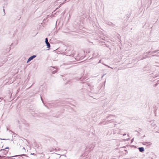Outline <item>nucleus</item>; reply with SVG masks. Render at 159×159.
<instances>
[{"label": "nucleus", "instance_id": "obj_1", "mask_svg": "<svg viewBox=\"0 0 159 159\" xmlns=\"http://www.w3.org/2000/svg\"><path fill=\"white\" fill-rule=\"evenodd\" d=\"M75 51H71L70 50H66L65 52V54L67 56H72L74 57L75 55Z\"/></svg>", "mask_w": 159, "mask_h": 159}, {"label": "nucleus", "instance_id": "obj_2", "mask_svg": "<svg viewBox=\"0 0 159 159\" xmlns=\"http://www.w3.org/2000/svg\"><path fill=\"white\" fill-rule=\"evenodd\" d=\"M45 42L46 44V45L47 46V48H50V44L48 42V39L47 38H45Z\"/></svg>", "mask_w": 159, "mask_h": 159}, {"label": "nucleus", "instance_id": "obj_3", "mask_svg": "<svg viewBox=\"0 0 159 159\" xmlns=\"http://www.w3.org/2000/svg\"><path fill=\"white\" fill-rule=\"evenodd\" d=\"M36 57V56L35 55H33L31 56H30V57H29L28 58L27 61V63H28L29 62L32 60L33 59L35 58Z\"/></svg>", "mask_w": 159, "mask_h": 159}, {"label": "nucleus", "instance_id": "obj_4", "mask_svg": "<svg viewBox=\"0 0 159 159\" xmlns=\"http://www.w3.org/2000/svg\"><path fill=\"white\" fill-rule=\"evenodd\" d=\"M18 156H20V157H22V156H25L26 157H28V156L27 155L25 154H20V155H16V156H13L12 157H17Z\"/></svg>", "mask_w": 159, "mask_h": 159}, {"label": "nucleus", "instance_id": "obj_5", "mask_svg": "<svg viewBox=\"0 0 159 159\" xmlns=\"http://www.w3.org/2000/svg\"><path fill=\"white\" fill-rule=\"evenodd\" d=\"M140 152H143L144 151V148L143 147H139L138 148Z\"/></svg>", "mask_w": 159, "mask_h": 159}, {"label": "nucleus", "instance_id": "obj_6", "mask_svg": "<svg viewBox=\"0 0 159 159\" xmlns=\"http://www.w3.org/2000/svg\"><path fill=\"white\" fill-rule=\"evenodd\" d=\"M113 115H110L109 116H107L106 117L107 119L108 118H110V120H107V121H108V122H110L111 121V120H112V117H113Z\"/></svg>", "mask_w": 159, "mask_h": 159}, {"label": "nucleus", "instance_id": "obj_7", "mask_svg": "<svg viewBox=\"0 0 159 159\" xmlns=\"http://www.w3.org/2000/svg\"><path fill=\"white\" fill-rule=\"evenodd\" d=\"M157 51H158V50H155L154 51H153L151 52V54L152 55V56H153V57L156 56V55H153V54L154 53H156V52H157Z\"/></svg>", "mask_w": 159, "mask_h": 159}, {"label": "nucleus", "instance_id": "obj_8", "mask_svg": "<svg viewBox=\"0 0 159 159\" xmlns=\"http://www.w3.org/2000/svg\"><path fill=\"white\" fill-rule=\"evenodd\" d=\"M159 80H157V83H156L154 85V87H156L157 86L158 84V82H159Z\"/></svg>", "mask_w": 159, "mask_h": 159}, {"label": "nucleus", "instance_id": "obj_9", "mask_svg": "<svg viewBox=\"0 0 159 159\" xmlns=\"http://www.w3.org/2000/svg\"><path fill=\"white\" fill-rule=\"evenodd\" d=\"M3 151V152H7V153L8 152V151H7V150H6L5 149V148L4 149H1L0 151V152L1 151Z\"/></svg>", "mask_w": 159, "mask_h": 159}, {"label": "nucleus", "instance_id": "obj_10", "mask_svg": "<svg viewBox=\"0 0 159 159\" xmlns=\"http://www.w3.org/2000/svg\"><path fill=\"white\" fill-rule=\"evenodd\" d=\"M84 78H83V77H80L79 79V80L80 81H82L84 79Z\"/></svg>", "mask_w": 159, "mask_h": 159}, {"label": "nucleus", "instance_id": "obj_11", "mask_svg": "<svg viewBox=\"0 0 159 159\" xmlns=\"http://www.w3.org/2000/svg\"><path fill=\"white\" fill-rule=\"evenodd\" d=\"M57 72V70H54V71H53L52 72V74H55V73H56Z\"/></svg>", "mask_w": 159, "mask_h": 159}, {"label": "nucleus", "instance_id": "obj_12", "mask_svg": "<svg viewBox=\"0 0 159 159\" xmlns=\"http://www.w3.org/2000/svg\"><path fill=\"white\" fill-rule=\"evenodd\" d=\"M0 139L2 140H10V139H2L1 138H0Z\"/></svg>", "mask_w": 159, "mask_h": 159}, {"label": "nucleus", "instance_id": "obj_13", "mask_svg": "<svg viewBox=\"0 0 159 159\" xmlns=\"http://www.w3.org/2000/svg\"><path fill=\"white\" fill-rule=\"evenodd\" d=\"M75 59H76V60H79L80 59V58H79L78 57H75Z\"/></svg>", "mask_w": 159, "mask_h": 159}, {"label": "nucleus", "instance_id": "obj_14", "mask_svg": "<svg viewBox=\"0 0 159 159\" xmlns=\"http://www.w3.org/2000/svg\"><path fill=\"white\" fill-rule=\"evenodd\" d=\"M124 151L125 152H126L125 153V154H127V153H128V151H127V150H124Z\"/></svg>", "mask_w": 159, "mask_h": 159}, {"label": "nucleus", "instance_id": "obj_15", "mask_svg": "<svg viewBox=\"0 0 159 159\" xmlns=\"http://www.w3.org/2000/svg\"><path fill=\"white\" fill-rule=\"evenodd\" d=\"M4 6H3V12H4V15H5V9H4Z\"/></svg>", "mask_w": 159, "mask_h": 159}, {"label": "nucleus", "instance_id": "obj_16", "mask_svg": "<svg viewBox=\"0 0 159 159\" xmlns=\"http://www.w3.org/2000/svg\"><path fill=\"white\" fill-rule=\"evenodd\" d=\"M31 155H34V156H36V155L34 153H31L30 154Z\"/></svg>", "mask_w": 159, "mask_h": 159}, {"label": "nucleus", "instance_id": "obj_17", "mask_svg": "<svg viewBox=\"0 0 159 159\" xmlns=\"http://www.w3.org/2000/svg\"><path fill=\"white\" fill-rule=\"evenodd\" d=\"M40 97H41V100L42 101V102H43L44 103V102H43V101L42 98V97L41 96H40Z\"/></svg>", "mask_w": 159, "mask_h": 159}, {"label": "nucleus", "instance_id": "obj_18", "mask_svg": "<svg viewBox=\"0 0 159 159\" xmlns=\"http://www.w3.org/2000/svg\"><path fill=\"white\" fill-rule=\"evenodd\" d=\"M145 143H146V144H148V143H149V142H145Z\"/></svg>", "mask_w": 159, "mask_h": 159}, {"label": "nucleus", "instance_id": "obj_19", "mask_svg": "<svg viewBox=\"0 0 159 159\" xmlns=\"http://www.w3.org/2000/svg\"><path fill=\"white\" fill-rule=\"evenodd\" d=\"M9 149V147H7L5 148V149Z\"/></svg>", "mask_w": 159, "mask_h": 159}, {"label": "nucleus", "instance_id": "obj_20", "mask_svg": "<svg viewBox=\"0 0 159 159\" xmlns=\"http://www.w3.org/2000/svg\"><path fill=\"white\" fill-rule=\"evenodd\" d=\"M109 25H114L112 23H111H111H110V24H109Z\"/></svg>", "mask_w": 159, "mask_h": 159}, {"label": "nucleus", "instance_id": "obj_21", "mask_svg": "<svg viewBox=\"0 0 159 159\" xmlns=\"http://www.w3.org/2000/svg\"><path fill=\"white\" fill-rule=\"evenodd\" d=\"M23 149H24L25 151V147H23V148H22Z\"/></svg>", "mask_w": 159, "mask_h": 159}, {"label": "nucleus", "instance_id": "obj_22", "mask_svg": "<svg viewBox=\"0 0 159 159\" xmlns=\"http://www.w3.org/2000/svg\"><path fill=\"white\" fill-rule=\"evenodd\" d=\"M134 138H133V139H131V142H132L133 141H134Z\"/></svg>", "mask_w": 159, "mask_h": 159}, {"label": "nucleus", "instance_id": "obj_23", "mask_svg": "<svg viewBox=\"0 0 159 159\" xmlns=\"http://www.w3.org/2000/svg\"><path fill=\"white\" fill-rule=\"evenodd\" d=\"M105 65L106 66H107V67H108L109 68H111L109 66H108L107 65Z\"/></svg>", "mask_w": 159, "mask_h": 159}, {"label": "nucleus", "instance_id": "obj_24", "mask_svg": "<svg viewBox=\"0 0 159 159\" xmlns=\"http://www.w3.org/2000/svg\"><path fill=\"white\" fill-rule=\"evenodd\" d=\"M13 43H11V44L10 45V47H9V48L10 49L11 47V46L12 45V44Z\"/></svg>", "mask_w": 159, "mask_h": 159}, {"label": "nucleus", "instance_id": "obj_25", "mask_svg": "<svg viewBox=\"0 0 159 159\" xmlns=\"http://www.w3.org/2000/svg\"><path fill=\"white\" fill-rule=\"evenodd\" d=\"M105 75V74H103V75H102V78H103V77Z\"/></svg>", "mask_w": 159, "mask_h": 159}, {"label": "nucleus", "instance_id": "obj_26", "mask_svg": "<svg viewBox=\"0 0 159 159\" xmlns=\"http://www.w3.org/2000/svg\"><path fill=\"white\" fill-rule=\"evenodd\" d=\"M126 135V134H123V136H124L125 135Z\"/></svg>", "mask_w": 159, "mask_h": 159}, {"label": "nucleus", "instance_id": "obj_27", "mask_svg": "<svg viewBox=\"0 0 159 159\" xmlns=\"http://www.w3.org/2000/svg\"><path fill=\"white\" fill-rule=\"evenodd\" d=\"M101 61V60H100L99 61V62H98V63H100Z\"/></svg>", "mask_w": 159, "mask_h": 159}, {"label": "nucleus", "instance_id": "obj_28", "mask_svg": "<svg viewBox=\"0 0 159 159\" xmlns=\"http://www.w3.org/2000/svg\"><path fill=\"white\" fill-rule=\"evenodd\" d=\"M45 105V106L46 107H47L48 108V106H46V105Z\"/></svg>", "mask_w": 159, "mask_h": 159}, {"label": "nucleus", "instance_id": "obj_29", "mask_svg": "<svg viewBox=\"0 0 159 159\" xmlns=\"http://www.w3.org/2000/svg\"><path fill=\"white\" fill-rule=\"evenodd\" d=\"M2 156H1L0 155V159L2 158Z\"/></svg>", "mask_w": 159, "mask_h": 159}, {"label": "nucleus", "instance_id": "obj_30", "mask_svg": "<svg viewBox=\"0 0 159 159\" xmlns=\"http://www.w3.org/2000/svg\"><path fill=\"white\" fill-rule=\"evenodd\" d=\"M3 155H4L5 153V152L3 151Z\"/></svg>", "mask_w": 159, "mask_h": 159}, {"label": "nucleus", "instance_id": "obj_31", "mask_svg": "<svg viewBox=\"0 0 159 159\" xmlns=\"http://www.w3.org/2000/svg\"><path fill=\"white\" fill-rule=\"evenodd\" d=\"M60 150H61V149H60V148H59L58 149V150H59V151Z\"/></svg>", "mask_w": 159, "mask_h": 159}, {"label": "nucleus", "instance_id": "obj_32", "mask_svg": "<svg viewBox=\"0 0 159 159\" xmlns=\"http://www.w3.org/2000/svg\"><path fill=\"white\" fill-rule=\"evenodd\" d=\"M19 122H20L19 121V120H18V123L19 124Z\"/></svg>", "mask_w": 159, "mask_h": 159}, {"label": "nucleus", "instance_id": "obj_33", "mask_svg": "<svg viewBox=\"0 0 159 159\" xmlns=\"http://www.w3.org/2000/svg\"><path fill=\"white\" fill-rule=\"evenodd\" d=\"M55 150H57V149H56V148H55Z\"/></svg>", "mask_w": 159, "mask_h": 159}, {"label": "nucleus", "instance_id": "obj_34", "mask_svg": "<svg viewBox=\"0 0 159 159\" xmlns=\"http://www.w3.org/2000/svg\"><path fill=\"white\" fill-rule=\"evenodd\" d=\"M129 139V138H128V139H127V140H128Z\"/></svg>", "mask_w": 159, "mask_h": 159}, {"label": "nucleus", "instance_id": "obj_35", "mask_svg": "<svg viewBox=\"0 0 159 159\" xmlns=\"http://www.w3.org/2000/svg\"><path fill=\"white\" fill-rule=\"evenodd\" d=\"M157 21H156V22H157Z\"/></svg>", "mask_w": 159, "mask_h": 159}, {"label": "nucleus", "instance_id": "obj_36", "mask_svg": "<svg viewBox=\"0 0 159 159\" xmlns=\"http://www.w3.org/2000/svg\"><path fill=\"white\" fill-rule=\"evenodd\" d=\"M17 31V30L16 29V31Z\"/></svg>", "mask_w": 159, "mask_h": 159}, {"label": "nucleus", "instance_id": "obj_37", "mask_svg": "<svg viewBox=\"0 0 159 159\" xmlns=\"http://www.w3.org/2000/svg\"><path fill=\"white\" fill-rule=\"evenodd\" d=\"M52 67V68H54V67Z\"/></svg>", "mask_w": 159, "mask_h": 159}, {"label": "nucleus", "instance_id": "obj_38", "mask_svg": "<svg viewBox=\"0 0 159 159\" xmlns=\"http://www.w3.org/2000/svg\"><path fill=\"white\" fill-rule=\"evenodd\" d=\"M123 148H125V147L124 146V147H123Z\"/></svg>", "mask_w": 159, "mask_h": 159}]
</instances>
